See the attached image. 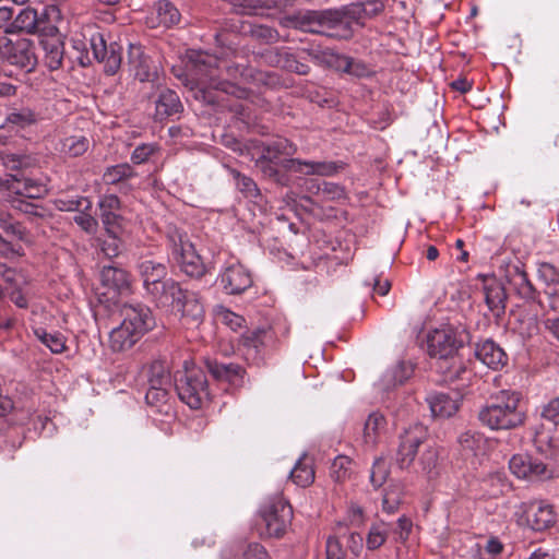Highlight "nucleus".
<instances>
[{"instance_id": "nucleus-1", "label": "nucleus", "mask_w": 559, "mask_h": 559, "mask_svg": "<svg viewBox=\"0 0 559 559\" xmlns=\"http://www.w3.org/2000/svg\"><path fill=\"white\" fill-rule=\"evenodd\" d=\"M478 420L491 430H509L522 426L526 411L522 394L518 391L501 390L478 411Z\"/></svg>"}, {"instance_id": "nucleus-2", "label": "nucleus", "mask_w": 559, "mask_h": 559, "mask_svg": "<svg viewBox=\"0 0 559 559\" xmlns=\"http://www.w3.org/2000/svg\"><path fill=\"white\" fill-rule=\"evenodd\" d=\"M427 429L421 424H416L405 429L400 436V445L396 454L399 466L408 468L419 453L418 464L421 472L432 477L438 464V449L428 442Z\"/></svg>"}, {"instance_id": "nucleus-3", "label": "nucleus", "mask_w": 559, "mask_h": 559, "mask_svg": "<svg viewBox=\"0 0 559 559\" xmlns=\"http://www.w3.org/2000/svg\"><path fill=\"white\" fill-rule=\"evenodd\" d=\"M174 386L179 400L191 409H201L211 401V392L205 371L185 362L182 370L174 373Z\"/></svg>"}, {"instance_id": "nucleus-4", "label": "nucleus", "mask_w": 559, "mask_h": 559, "mask_svg": "<svg viewBox=\"0 0 559 559\" xmlns=\"http://www.w3.org/2000/svg\"><path fill=\"white\" fill-rule=\"evenodd\" d=\"M167 241L170 255L185 275L199 280L209 272V267L197 252L186 233L177 227H169L167 230Z\"/></svg>"}, {"instance_id": "nucleus-5", "label": "nucleus", "mask_w": 559, "mask_h": 559, "mask_svg": "<svg viewBox=\"0 0 559 559\" xmlns=\"http://www.w3.org/2000/svg\"><path fill=\"white\" fill-rule=\"evenodd\" d=\"M469 342L471 333L464 325H445L428 334L427 350L433 359L447 358Z\"/></svg>"}, {"instance_id": "nucleus-6", "label": "nucleus", "mask_w": 559, "mask_h": 559, "mask_svg": "<svg viewBox=\"0 0 559 559\" xmlns=\"http://www.w3.org/2000/svg\"><path fill=\"white\" fill-rule=\"evenodd\" d=\"M259 514L264 524V532L261 535L273 538H282L285 535L294 516L290 503L281 495L270 497L261 506Z\"/></svg>"}, {"instance_id": "nucleus-7", "label": "nucleus", "mask_w": 559, "mask_h": 559, "mask_svg": "<svg viewBox=\"0 0 559 559\" xmlns=\"http://www.w3.org/2000/svg\"><path fill=\"white\" fill-rule=\"evenodd\" d=\"M0 58L26 72L33 71L37 64L34 43L27 38L13 41L4 37L0 40Z\"/></svg>"}, {"instance_id": "nucleus-8", "label": "nucleus", "mask_w": 559, "mask_h": 559, "mask_svg": "<svg viewBox=\"0 0 559 559\" xmlns=\"http://www.w3.org/2000/svg\"><path fill=\"white\" fill-rule=\"evenodd\" d=\"M171 310L176 316H179L182 325L187 328L199 326L205 316L201 295L188 288L181 289Z\"/></svg>"}, {"instance_id": "nucleus-9", "label": "nucleus", "mask_w": 559, "mask_h": 559, "mask_svg": "<svg viewBox=\"0 0 559 559\" xmlns=\"http://www.w3.org/2000/svg\"><path fill=\"white\" fill-rule=\"evenodd\" d=\"M338 13L333 9L328 10H307L298 12L294 15L295 26L304 32L320 34L331 37V33L335 32V21Z\"/></svg>"}, {"instance_id": "nucleus-10", "label": "nucleus", "mask_w": 559, "mask_h": 559, "mask_svg": "<svg viewBox=\"0 0 559 559\" xmlns=\"http://www.w3.org/2000/svg\"><path fill=\"white\" fill-rule=\"evenodd\" d=\"M509 468L520 479L544 480L552 476L551 469L539 457L528 453L514 454L509 462Z\"/></svg>"}, {"instance_id": "nucleus-11", "label": "nucleus", "mask_w": 559, "mask_h": 559, "mask_svg": "<svg viewBox=\"0 0 559 559\" xmlns=\"http://www.w3.org/2000/svg\"><path fill=\"white\" fill-rule=\"evenodd\" d=\"M88 41L95 59L105 64L106 73L116 74L122 61V47L117 43L107 46L104 35L98 31L91 33Z\"/></svg>"}, {"instance_id": "nucleus-12", "label": "nucleus", "mask_w": 559, "mask_h": 559, "mask_svg": "<svg viewBox=\"0 0 559 559\" xmlns=\"http://www.w3.org/2000/svg\"><path fill=\"white\" fill-rule=\"evenodd\" d=\"M204 365L215 381L226 383L235 390H239L245 385L247 370L241 365L219 361L215 358H205Z\"/></svg>"}, {"instance_id": "nucleus-13", "label": "nucleus", "mask_w": 559, "mask_h": 559, "mask_svg": "<svg viewBox=\"0 0 559 559\" xmlns=\"http://www.w3.org/2000/svg\"><path fill=\"white\" fill-rule=\"evenodd\" d=\"M484 301L495 322L500 324L506 314L508 293L504 284L495 276H483Z\"/></svg>"}, {"instance_id": "nucleus-14", "label": "nucleus", "mask_w": 559, "mask_h": 559, "mask_svg": "<svg viewBox=\"0 0 559 559\" xmlns=\"http://www.w3.org/2000/svg\"><path fill=\"white\" fill-rule=\"evenodd\" d=\"M194 91V97L207 105H218L223 102L222 94L234 95L237 98H243L247 91L228 81H219L211 76L209 85L198 83Z\"/></svg>"}, {"instance_id": "nucleus-15", "label": "nucleus", "mask_w": 559, "mask_h": 559, "mask_svg": "<svg viewBox=\"0 0 559 559\" xmlns=\"http://www.w3.org/2000/svg\"><path fill=\"white\" fill-rule=\"evenodd\" d=\"M128 64L134 78L141 82L158 83V67L147 56L141 46L130 45L128 51Z\"/></svg>"}, {"instance_id": "nucleus-16", "label": "nucleus", "mask_w": 559, "mask_h": 559, "mask_svg": "<svg viewBox=\"0 0 559 559\" xmlns=\"http://www.w3.org/2000/svg\"><path fill=\"white\" fill-rule=\"evenodd\" d=\"M122 322L141 337L156 325L152 310L146 305L126 304L121 308Z\"/></svg>"}, {"instance_id": "nucleus-17", "label": "nucleus", "mask_w": 559, "mask_h": 559, "mask_svg": "<svg viewBox=\"0 0 559 559\" xmlns=\"http://www.w3.org/2000/svg\"><path fill=\"white\" fill-rule=\"evenodd\" d=\"M252 284L250 271L240 263L226 266L219 275V285L227 295H240Z\"/></svg>"}, {"instance_id": "nucleus-18", "label": "nucleus", "mask_w": 559, "mask_h": 559, "mask_svg": "<svg viewBox=\"0 0 559 559\" xmlns=\"http://www.w3.org/2000/svg\"><path fill=\"white\" fill-rule=\"evenodd\" d=\"M100 282L105 289L102 295L106 296L108 300H116L120 295L130 290L131 281L129 273L115 265L103 266Z\"/></svg>"}, {"instance_id": "nucleus-19", "label": "nucleus", "mask_w": 559, "mask_h": 559, "mask_svg": "<svg viewBox=\"0 0 559 559\" xmlns=\"http://www.w3.org/2000/svg\"><path fill=\"white\" fill-rule=\"evenodd\" d=\"M12 34L26 33V34H52L57 32V26L50 24L48 21L40 19L37 11L33 8H24L15 16L11 24Z\"/></svg>"}, {"instance_id": "nucleus-20", "label": "nucleus", "mask_w": 559, "mask_h": 559, "mask_svg": "<svg viewBox=\"0 0 559 559\" xmlns=\"http://www.w3.org/2000/svg\"><path fill=\"white\" fill-rule=\"evenodd\" d=\"M297 146L285 138H277L261 146V155L255 160V167L280 165L284 158L296 153Z\"/></svg>"}, {"instance_id": "nucleus-21", "label": "nucleus", "mask_w": 559, "mask_h": 559, "mask_svg": "<svg viewBox=\"0 0 559 559\" xmlns=\"http://www.w3.org/2000/svg\"><path fill=\"white\" fill-rule=\"evenodd\" d=\"M338 13L337 21H335V32L331 33V38L348 39L353 36V28L346 19L359 22L365 19L364 12L366 9L364 2H355L344 5L341 9H333Z\"/></svg>"}, {"instance_id": "nucleus-22", "label": "nucleus", "mask_w": 559, "mask_h": 559, "mask_svg": "<svg viewBox=\"0 0 559 559\" xmlns=\"http://www.w3.org/2000/svg\"><path fill=\"white\" fill-rule=\"evenodd\" d=\"M182 288L183 287L179 282L168 277L165 281L151 286L145 290V293L157 308L163 309L173 307Z\"/></svg>"}, {"instance_id": "nucleus-23", "label": "nucleus", "mask_w": 559, "mask_h": 559, "mask_svg": "<svg viewBox=\"0 0 559 559\" xmlns=\"http://www.w3.org/2000/svg\"><path fill=\"white\" fill-rule=\"evenodd\" d=\"M475 356L487 367L499 370L508 362V355L504 349L491 338L477 343Z\"/></svg>"}, {"instance_id": "nucleus-24", "label": "nucleus", "mask_w": 559, "mask_h": 559, "mask_svg": "<svg viewBox=\"0 0 559 559\" xmlns=\"http://www.w3.org/2000/svg\"><path fill=\"white\" fill-rule=\"evenodd\" d=\"M511 314L515 319L514 329L523 337H532L538 333V310L535 304L527 302V305L520 307L516 311H512Z\"/></svg>"}, {"instance_id": "nucleus-25", "label": "nucleus", "mask_w": 559, "mask_h": 559, "mask_svg": "<svg viewBox=\"0 0 559 559\" xmlns=\"http://www.w3.org/2000/svg\"><path fill=\"white\" fill-rule=\"evenodd\" d=\"M527 523L536 532L545 531L556 523V514L551 504L544 501L534 502L526 511Z\"/></svg>"}, {"instance_id": "nucleus-26", "label": "nucleus", "mask_w": 559, "mask_h": 559, "mask_svg": "<svg viewBox=\"0 0 559 559\" xmlns=\"http://www.w3.org/2000/svg\"><path fill=\"white\" fill-rule=\"evenodd\" d=\"M40 45L45 51V62L50 70H57L62 66L64 44L59 36V31L52 34H41Z\"/></svg>"}, {"instance_id": "nucleus-27", "label": "nucleus", "mask_w": 559, "mask_h": 559, "mask_svg": "<svg viewBox=\"0 0 559 559\" xmlns=\"http://www.w3.org/2000/svg\"><path fill=\"white\" fill-rule=\"evenodd\" d=\"M136 269L142 278L144 290L168 278L167 265L162 261L141 259L136 264Z\"/></svg>"}, {"instance_id": "nucleus-28", "label": "nucleus", "mask_w": 559, "mask_h": 559, "mask_svg": "<svg viewBox=\"0 0 559 559\" xmlns=\"http://www.w3.org/2000/svg\"><path fill=\"white\" fill-rule=\"evenodd\" d=\"M292 166L299 170V174L306 176H323L330 177L345 168L343 162H325V160H304L292 162Z\"/></svg>"}, {"instance_id": "nucleus-29", "label": "nucleus", "mask_w": 559, "mask_h": 559, "mask_svg": "<svg viewBox=\"0 0 559 559\" xmlns=\"http://www.w3.org/2000/svg\"><path fill=\"white\" fill-rule=\"evenodd\" d=\"M292 162H298V158H284L280 165H266L257 167L262 176L280 187H289L293 182L290 173H298L292 166Z\"/></svg>"}, {"instance_id": "nucleus-30", "label": "nucleus", "mask_w": 559, "mask_h": 559, "mask_svg": "<svg viewBox=\"0 0 559 559\" xmlns=\"http://www.w3.org/2000/svg\"><path fill=\"white\" fill-rule=\"evenodd\" d=\"M183 110V105L178 94L169 88L159 91L158 97L155 100V119L164 120L174 115L180 114Z\"/></svg>"}, {"instance_id": "nucleus-31", "label": "nucleus", "mask_w": 559, "mask_h": 559, "mask_svg": "<svg viewBox=\"0 0 559 559\" xmlns=\"http://www.w3.org/2000/svg\"><path fill=\"white\" fill-rule=\"evenodd\" d=\"M427 402L432 415L436 417L449 418L460 408L457 394L451 396L448 393H435L427 397Z\"/></svg>"}, {"instance_id": "nucleus-32", "label": "nucleus", "mask_w": 559, "mask_h": 559, "mask_svg": "<svg viewBox=\"0 0 559 559\" xmlns=\"http://www.w3.org/2000/svg\"><path fill=\"white\" fill-rule=\"evenodd\" d=\"M142 337L133 332L128 324L123 322L119 326L115 328L109 335L110 348L114 352L128 350Z\"/></svg>"}, {"instance_id": "nucleus-33", "label": "nucleus", "mask_w": 559, "mask_h": 559, "mask_svg": "<svg viewBox=\"0 0 559 559\" xmlns=\"http://www.w3.org/2000/svg\"><path fill=\"white\" fill-rule=\"evenodd\" d=\"M138 176L133 166L129 163H121L109 166L105 169L102 180L105 185L126 187V183Z\"/></svg>"}, {"instance_id": "nucleus-34", "label": "nucleus", "mask_w": 559, "mask_h": 559, "mask_svg": "<svg viewBox=\"0 0 559 559\" xmlns=\"http://www.w3.org/2000/svg\"><path fill=\"white\" fill-rule=\"evenodd\" d=\"M294 484L299 487L306 488L314 480V468L312 459L304 454L295 464L289 474Z\"/></svg>"}, {"instance_id": "nucleus-35", "label": "nucleus", "mask_w": 559, "mask_h": 559, "mask_svg": "<svg viewBox=\"0 0 559 559\" xmlns=\"http://www.w3.org/2000/svg\"><path fill=\"white\" fill-rule=\"evenodd\" d=\"M170 389L146 392L145 403L152 412L160 415H169L173 411L170 404Z\"/></svg>"}, {"instance_id": "nucleus-36", "label": "nucleus", "mask_w": 559, "mask_h": 559, "mask_svg": "<svg viewBox=\"0 0 559 559\" xmlns=\"http://www.w3.org/2000/svg\"><path fill=\"white\" fill-rule=\"evenodd\" d=\"M142 374L146 381H162L164 385H173L174 376L171 377L169 367L164 360H154L142 369Z\"/></svg>"}, {"instance_id": "nucleus-37", "label": "nucleus", "mask_w": 559, "mask_h": 559, "mask_svg": "<svg viewBox=\"0 0 559 559\" xmlns=\"http://www.w3.org/2000/svg\"><path fill=\"white\" fill-rule=\"evenodd\" d=\"M39 120L40 115L29 107L13 108L5 118L8 123L22 129L36 124Z\"/></svg>"}, {"instance_id": "nucleus-38", "label": "nucleus", "mask_w": 559, "mask_h": 559, "mask_svg": "<svg viewBox=\"0 0 559 559\" xmlns=\"http://www.w3.org/2000/svg\"><path fill=\"white\" fill-rule=\"evenodd\" d=\"M156 17L158 25L164 27H171L179 23L180 12L179 10L168 0H160L155 5Z\"/></svg>"}, {"instance_id": "nucleus-39", "label": "nucleus", "mask_w": 559, "mask_h": 559, "mask_svg": "<svg viewBox=\"0 0 559 559\" xmlns=\"http://www.w3.org/2000/svg\"><path fill=\"white\" fill-rule=\"evenodd\" d=\"M353 475V460L347 455H337L330 467V477L337 484L350 479Z\"/></svg>"}, {"instance_id": "nucleus-40", "label": "nucleus", "mask_w": 559, "mask_h": 559, "mask_svg": "<svg viewBox=\"0 0 559 559\" xmlns=\"http://www.w3.org/2000/svg\"><path fill=\"white\" fill-rule=\"evenodd\" d=\"M31 181H33V178L17 170L15 174H8L3 178H0V186L11 193L23 197Z\"/></svg>"}, {"instance_id": "nucleus-41", "label": "nucleus", "mask_w": 559, "mask_h": 559, "mask_svg": "<svg viewBox=\"0 0 559 559\" xmlns=\"http://www.w3.org/2000/svg\"><path fill=\"white\" fill-rule=\"evenodd\" d=\"M229 171L230 175L233 176V179L235 180L238 191L245 198L255 200L259 197H261L260 189L252 178L241 174L240 171L234 168H231Z\"/></svg>"}, {"instance_id": "nucleus-42", "label": "nucleus", "mask_w": 559, "mask_h": 559, "mask_svg": "<svg viewBox=\"0 0 559 559\" xmlns=\"http://www.w3.org/2000/svg\"><path fill=\"white\" fill-rule=\"evenodd\" d=\"M34 334L53 354H61L66 349V338L61 333H49L38 328L34 330Z\"/></svg>"}, {"instance_id": "nucleus-43", "label": "nucleus", "mask_w": 559, "mask_h": 559, "mask_svg": "<svg viewBox=\"0 0 559 559\" xmlns=\"http://www.w3.org/2000/svg\"><path fill=\"white\" fill-rule=\"evenodd\" d=\"M386 420L384 416L379 412L371 413L364 427V438L366 443L376 442L377 436L382 429H384Z\"/></svg>"}, {"instance_id": "nucleus-44", "label": "nucleus", "mask_w": 559, "mask_h": 559, "mask_svg": "<svg viewBox=\"0 0 559 559\" xmlns=\"http://www.w3.org/2000/svg\"><path fill=\"white\" fill-rule=\"evenodd\" d=\"M403 498V491L400 485H390L385 490L382 498V510L388 514L395 513Z\"/></svg>"}, {"instance_id": "nucleus-45", "label": "nucleus", "mask_w": 559, "mask_h": 559, "mask_svg": "<svg viewBox=\"0 0 559 559\" xmlns=\"http://www.w3.org/2000/svg\"><path fill=\"white\" fill-rule=\"evenodd\" d=\"M390 475V466L385 459L377 457L370 472V483L378 489L383 486Z\"/></svg>"}, {"instance_id": "nucleus-46", "label": "nucleus", "mask_w": 559, "mask_h": 559, "mask_svg": "<svg viewBox=\"0 0 559 559\" xmlns=\"http://www.w3.org/2000/svg\"><path fill=\"white\" fill-rule=\"evenodd\" d=\"M90 146L85 136H69L62 141V151L71 157L82 156Z\"/></svg>"}, {"instance_id": "nucleus-47", "label": "nucleus", "mask_w": 559, "mask_h": 559, "mask_svg": "<svg viewBox=\"0 0 559 559\" xmlns=\"http://www.w3.org/2000/svg\"><path fill=\"white\" fill-rule=\"evenodd\" d=\"M159 146L156 143H142L138 145L130 157L133 165H142L150 160L152 156L158 153Z\"/></svg>"}, {"instance_id": "nucleus-48", "label": "nucleus", "mask_w": 559, "mask_h": 559, "mask_svg": "<svg viewBox=\"0 0 559 559\" xmlns=\"http://www.w3.org/2000/svg\"><path fill=\"white\" fill-rule=\"evenodd\" d=\"M412 372L413 370L409 366L404 362L399 364L384 376L386 388H389L391 382L393 385L403 384L411 377Z\"/></svg>"}, {"instance_id": "nucleus-49", "label": "nucleus", "mask_w": 559, "mask_h": 559, "mask_svg": "<svg viewBox=\"0 0 559 559\" xmlns=\"http://www.w3.org/2000/svg\"><path fill=\"white\" fill-rule=\"evenodd\" d=\"M58 207L61 211H90L92 202L85 197L58 200Z\"/></svg>"}, {"instance_id": "nucleus-50", "label": "nucleus", "mask_w": 559, "mask_h": 559, "mask_svg": "<svg viewBox=\"0 0 559 559\" xmlns=\"http://www.w3.org/2000/svg\"><path fill=\"white\" fill-rule=\"evenodd\" d=\"M100 219L106 229L107 235H112V236L122 235L123 218L120 214H118V213L100 214Z\"/></svg>"}, {"instance_id": "nucleus-51", "label": "nucleus", "mask_w": 559, "mask_h": 559, "mask_svg": "<svg viewBox=\"0 0 559 559\" xmlns=\"http://www.w3.org/2000/svg\"><path fill=\"white\" fill-rule=\"evenodd\" d=\"M250 32L253 38L261 40L264 44H274L280 39L278 32L270 26L254 25L251 27Z\"/></svg>"}, {"instance_id": "nucleus-52", "label": "nucleus", "mask_w": 559, "mask_h": 559, "mask_svg": "<svg viewBox=\"0 0 559 559\" xmlns=\"http://www.w3.org/2000/svg\"><path fill=\"white\" fill-rule=\"evenodd\" d=\"M121 235L112 236L108 235V238L102 241V252L109 259L118 257L122 251Z\"/></svg>"}, {"instance_id": "nucleus-53", "label": "nucleus", "mask_w": 559, "mask_h": 559, "mask_svg": "<svg viewBox=\"0 0 559 559\" xmlns=\"http://www.w3.org/2000/svg\"><path fill=\"white\" fill-rule=\"evenodd\" d=\"M284 51L285 47H270L264 49L260 53V57L265 64L270 67L281 68Z\"/></svg>"}, {"instance_id": "nucleus-54", "label": "nucleus", "mask_w": 559, "mask_h": 559, "mask_svg": "<svg viewBox=\"0 0 559 559\" xmlns=\"http://www.w3.org/2000/svg\"><path fill=\"white\" fill-rule=\"evenodd\" d=\"M388 534L385 531L380 530V526L372 525L367 535L366 545L369 550L380 548L386 540Z\"/></svg>"}, {"instance_id": "nucleus-55", "label": "nucleus", "mask_w": 559, "mask_h": 559, "mask_svg": "<svg viewBox=\"0 0 559 559\" xmlns=\"http://www.w3.org/2000/svg\"><path fill=\"white\" fill-rule=\"evenodd\" d=\"M265 334L264 330L255 329L252 331H246L241 335V343L248 349L258 350L260 346L263 345V335Z\"/></svg>"}, {"instance_id": "nucleus-56", "label": "nucleus", "mask_w": 559, "mask_h": 559, "mask_svg": "<svg viewBox=\"0 0 559 559\" xmlns=\"http://www.w3.org/2000/svg\"><path fill=\"white\" fill-rule=\"evenodd\" d=\"M344 71L358 78H365L371 73L370 69L362 61L350 57L345 58Z\"/></svg>"}, {"instance_id": "nucleus-57", "label": "nucleus", "mask_w": 559, "mask_h": 559, "mask_svg": "<svg viewBox=\"0 0 559 559\" xmlns=\"http://www.w3.org/2000/svg\"><path fill=\"white\" fill-rule=\"evenodd\" d=\"M460 353H456L454 355H451V357L447 358H439L436 359V369L437 371L443 377V380L445 381L448 377L450 376V372L452 373L454 371V361L455 360H462Z\"/></svg>"}, {"instance_id": "nucleus-58", "label": "nucleus", "mask_w": 559, "mask_h": 559, "mask_svg": "<svg viewBox=\"0 0 559 559\" xmlns=\"http://www.w3.org/2000/svg\"><path fill=\"white\" fill-rule=\"evenodd\" d=\"M538 275L548 285L559 284V270L551 263H540L538 266Z\"/></svg>"}, {"instance_id": "nucleus-59", "label": "nucleus", "mask_w": 559, "mask_h": 559, "mask_svg": "<svg viewBox=\"0 0 559 559\" xmlns=\"http://www.w3.org/2000/svg\"><path fill=\"white\" fill-rule=\"evenodd\" d=\"M459 443L463 450L475 451L481 443V435L479 432L465 431L460 435Z\"/></svg>"}, {"instance_id": "nucleus-60", "label": "nucleus", "mask_w": 559, "mask_h": 559, "mask_svg": "<svg viewBox=\"0 0 559 559\" xmlns=\"http://www.w3.org/2000/svg\"><path fill=\"white\" fill-rule=\"evenodd\" d=\"M472 376V370L467 368L466 361L455 360L454 361V371L448 377L447 382H455V381H467Z\"/></svg>"}, {"instance_id": "nucleus-61", "label": "nucleus", "mask_w": 559, "mask_h": 559, "mask_svg": "<svg viewBox=\"0 0 559 559\" xmlns=\"http://www.w3.org/2000/svg\"><path fill=\"white\" fill-rule=\"evenodd\" d=\"M100 214L118 213L121 207L120 199L116 194H106L99 201Z\"/></svg>"}, {"instance_id": "nucleus-62", "label": "nucleus", "mask_w": 559, "mask_h": 559, "mask_svg": "<svg viewBox=\"0 0 559 559\" xmlns=\"http://www.w3.org/2000/svg\"><path fill=\"white\" fill-rule=\"evenodd\" d=\"M239 559H271L265 548L259 543H250Z\"/></svg>"}, {"instance_id": "nucleus-63", "label": "nucleus", "mask_w": 559, "mask_h": 559, "mask_svg": "<svg viewBox=\"0 0 559 559\" xmlns=\"http://www.w3.org/2000/svg\"><path fill=\"white\" fill-rule=\"evenodd\" d=\"M326 559H345V552L337 537L330 536L325 546Z\"/></svg>"}, {"instance_id": "nucleus-64", "label": "nucleus", "mask_w": 559, "mask_h": 559, "mask_svg": "<svg viewBox=\"0 0 559 559\" xmlns=\"http://www.w3.org/2000/svg\"><path fill=\"white\" fill-rule=\"evenodd\" d=\"M542 417L554 425H559V397L551 400L542 412Z\"/></svg>"}]
</instances>
